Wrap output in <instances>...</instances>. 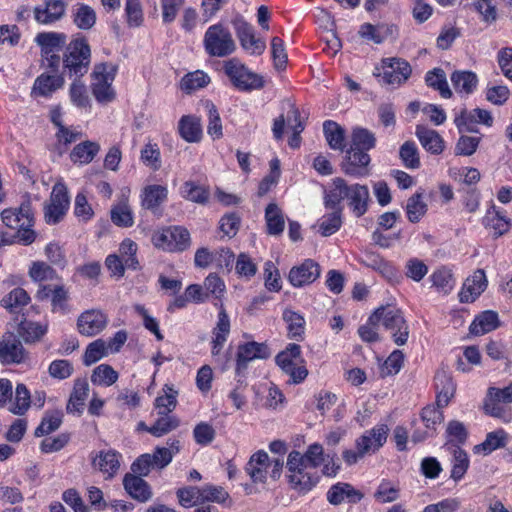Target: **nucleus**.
<instances>
[{
	"instance_id": "obj_24",
	"label": "nucleus",
	"mask_w": 512,
	"mask_h": 512,
	"mask_svg": "<svg viewBox=\"0 0 512 512\" xmlns=\"http://www.w3.org/2000/svg\"><path fill=\"white\" fill-rule=\"evenodd\" d=\"M27 358L22 343L13 335L4 337L0 342V362L3 364H20Z\"/></svg>"
},
{
	"instance_id": "obj_55",
	"label": "nucleus",
	"mask_w": 512,
	"mask_h": 512,
	"mask_svg": "<svg viewBox=\"0 0 512 512\" xmlns=\"http://www.w3.org/2000/svg\"><path fill=\"white\" fill-rule=\"evenodd\" d=\"M506 443V433L504 430L499 429L487 434L486 439L480 444L475 446V452L479 453L483 451L485 454H489L503 446Z\"/></svg>"
},
{
	"instance_id": "obj_38",
	"label": "nucleus",
	"mask_w": 512,
	"mask_h": 512,
	"mask_svg": "<svg viewBox=\"0 0 512 512\" xmlns=\"http://www.w3.org/2000/svg\"><path fill=\"white\" fill-rule=\"evenodd\" d=\"M450 79L457 93L471 94L476 89L478 84V77L472 71H454L451 74Z\"/></svg>"
},
{
	"instance_id": "obj_4",
	"label": "nucleus",
	"mask_w": 512,
	"mask_h": 512,
	"mask_svg": "<svg viewBox=\"0 0 512 512\" xmlns=\"http://www.w3.org/2000/svg\"><path fill=\"white\" fill-rule=\"evenodd\" d=\"M169 447H156L153 454L145 453L140 455L131 465L134 475L139 477L147 476L152 468L163 469L169 465L179 450L178 440H169Z\"/></svg>"
},
{
	"instance_id": "obj_16",
	"label": "nucleus",
	"mask_w": 512,
	"mask_h": 512,
	"mask_svg": "<svg viewBox=\"0 0 512 512\" xmlns=\"http://www.w3.org/2000/svg\"><path fill=\"white\" fill-rule=\"evenodd\" d=\"M270 354V349L264 343L251 341L240 344L236 356V373L240 375L246 370L249 362L255 359H266Z\"/></svg>"
},
{
	"instance_id": "obj_2",
	"label": "nucleus",
	"mask_w": 512,
	"mask_h": 512,
	"mask_svg": "<svg viewBox=\"0 0 512 512\" xmlns=\"http://www.w3.org/2000/svg\"><path fill=\"white\" fill-rule=\"evenodd\" d=\"M91 48L84 36L72 39L63 53V73L70 78H82L89 70Z\"/></svg>"
},
{
	"instance_id": "obj_27",
	"label": "nucleus",
	"mask_w": 512,
	"mask_h": 512,
	"mask_svg": "<svg viewBox=\"0 0 512 512\" xmlns=\"http://www.w3.org/2000/svg\"><path fill=\"white\" fill-rule=\"evenodd\" d=\"M123 485L127 493L139 502H146L152 497L151 488L142 477L126 474L123 479Z\"/></svg>"
},
{
	"instance_id": "obj_23",
	"label": "nucleus",
	"mask_w": 512,
	"mask_h": 512,
	"mask_svg": "<svg viewBox=\"0 0 512 512\" xmlns=\"http://www.w3.org/2000/svg\"><path fill=\"white\" fill-rule=\"evenodd\" d=\"M326 498L331 505L338 506L345 501L358 503L362 500L363 494L349 483L338 482L329 488Z\"/></svg>"
},
{
	"instance_id": "obj_1",
	"label": "nucleus",
	"mask_w": 512,
	"mask_h": 512,
	"mask_svg": "<svg viewBox=\"0 0 512 512\" xmlns=\"http://www.w3.org/2000/svg\"><path fill=\"white\" fill-rule=\"evenodd\" d=\"M344 201L355 217H362L368 211L371 202L368 186L359 183L349 184L341 177L334 178L331 187L325 191L324 205L343 207Z\"/></svg>"
},
{
	"instance_id": "obj_43",
	"label": "nucleus",
	"mask_w": 512,
	"mask_h": 512,
	"mask_svg": "<svg viewBox=\"0 0 512 512\" xmlns=\"http://www.w3.org/2000/svg\"><path fill=\"white\" fill-rule=\"evenodd\" d=\"M265 220L267 233L269 235H280L285 226L284 215L281 209L275 203H270L265 209Z\"/></svg>"
},
{
	"instance_id": "obj_63",
	"label": "nucleus",
	"mask_w": 512,
	"mask_h": 512,
	"mask_svg": "<svg viewBox=\"0 0 512 512\" xmlns=\"http://www.w3.org/2000/svg\"><path fill=\"white\" fill-rule=\"evenodd\" d=\"M178 425L179 421L176 417L169 414L162 415L152 426L147 428V432L155 437H161L177 428Z\"/></svg>"
},
{
	"instance_id": "obj_3",
	"label": "nucleus",
	"mask_w": 512,
	"mask_h": 512,
	"mask_svg": "<svg viewBox=\"0 0 512 512\" xmlns=\"http://www.w3.org/2000/svg\"><path fill=\"white\" fill-rule=\"evenodd\" d=\"M371 322L379 321L391 334L395 344L402 346L407 343L409 337V326L402 311L394 302L381 305L370 315Z\"/></svg>"
},
{
	"instance_id": "obj_49",
	"label": "nucleus",
	"mask_w": 512,
	"mask_h": 512,
	"mask_svg": "<svg viewBox=\"0 0 512 512\" xmlns=\"http://www.w3.org/2000/svg\"><path fill=\"white\" fill-rule=\"evenodd\" d=\"M331 209L332 212L326 214L320 223V232L322 236H330L336 233L342 225V211L343 207H326Z\"/></svg>"
},
{
	"instance_id": "obj_28",
	"label": "nucleus",
	"mask_w": 512,
	"mask_h": 512,
	"mask_svg": "<svg viewBox=\"0 0 512 512\" xmlns=\"http://www.w3.org/2000/svg\"><path fill=\"white\" fill-rule=\"evenodd\" d=\"M435 387L437 390L435 407L442 410L448 406L455 393V385L450 376L445 372L437 373L435 376Z\"/></svg>"
},
{
	"instance_id": "obj_25",
	"label": "nucleus",
	"mask_w": 512,
	"mask_h": 512,
	"mask_svg": "<svg viewBox=\"0 0 512 512\" xmlns=\"http://www.w3.org/2000/svg\"><path fill=\"white\" fill-rule=\"evenodd\" d=\"M141 206L144 209L155 213L158 208L167 200L168 189L165 186L153 184L148 185L141 191Z\"/></svg>"
},
{
	"instance_id": "obj_10",
	"label": "nucleus",
	"mask_w": 512,
	"mask_h": 512,
	"mask_svg": "<svg viewBox=\"0 0 512 512\" xmlns=\"http://www.w3.org/2000/svg\"><path fill=\"white\" fill-rule=\"evenodd\" d=\"M381 72L378 67L375 68L373 75L380 78V82L387 85H401L411 76L412 69L410 64L397 57L384 58L381 61Z\"/></svg>"
},
{
	"instance_id": "obj_59",
	"label": "nucleus",
	"mask_w": 512,
	"mask_h": 512,
	"mask_svg": "<svg viewBox=\"0 0 512 512\" xmlns=\"http://www.w3.org/2000/svg\"><path fill=\"white\" fill-rule=\"evenodd\" d=\"M38 297L40 299L44 297L50 298L53 312H60L62 314L68 312L67 290H41Z\"/></svg>"
},
{
	"instance_id": "obj_61",
	"label": "nucleus",
	"mask_w": 512,
	"mask_h": 512,
	"mask_svg": "<svg viewBox=\"0 0 512 512\" xmlns=\"http://www.w3.org/2000/svg\"><path fill=\"white\" fill-rule=\"evenodd\" d=\"M400 159L403 165L409 169H417L420 167V158L418 148L413 141L404 142L399 150Z\"/></svg>"
},
{
	"instance_id": "obj_9",
	"label": "nucleus",
	"mask_w": 512,
	"mask_h": 512,
	"mask_svg": "<svg viewBox=\"0 0 512 512\" xmlns=\"http://www.w3.org/2000/svg\"><path fill=\"white\" fill-rule=\"evenodd\" d=\"M35 41L41 47V54L46 66L52 72H57L61 64L59 52L66 46V35L57 32H42L36 36Z\"/></svg>"
},
{
	"instance_id": "obj_14",
	"label": "nucleus",
	"mask_w": 512,
	"mask_h": 512,
	"mask_svg": "<svg viewBox=\"0 0 512 512\" xmlns=\"http://www.w3.org/2000/svg\"><path fill=\"white\" fill-rule=\"evenodd\" d=\"M371 158L365 151L349 148L341 163V170L348 176L354 178L366 177L370 174L369 164Z\"/></svg>"
},
{
	"instance_id": "obj_50",
	"label": "nucleus",
	"mask_w": 512,
	"mask_h": 512,
	"mask_svg": "<svg viewBox=\"0 0 512 512\" xmlns=\"http://www.w3.org/2000/svg\"><path fill=\"white\" fill-rule=\"evenodd\" d=\"M74 24L81 30H89L96 23V13L86 4H77L73 13Z\"/></svg>"
},
{
	"instance_id": "obj_37",
	"label": "nucleus",
	"mask_w": 512,
	"mask_h": 512,
	"mask_svg": "<svg viewBox=\"0 0 512 512\" xmlns=\"http://www.w3.org/2000/svg\"><path fill=\"white\" fill-rule=\"evenodd\" d=\"M483 410L485 414L497 418L504 423L512 421V408L488 393H486L483 400Z\"/></svg>"
},
{
	"instance_id": "obj_42",
	"label": "nucleus",
	"mask_w": 512,
	"mask_h": 512,
	"mask_svg": "<svg viewBox=\"0 0 512 512\" xmlns=\"http://www.w3.org/2000/svg\"><path fill=\"white\" fill-rule=\"evenodd\" d=\"M111 220L118 227H131L134 224L132 209L124 197L111 208Z\"/></svg>"
},
{
	"instance_id": "obj_26",
	"label": "nucleus",
	"mask_w": 512,
	"mask_h": 512,
	"mask_svg": "<svg viewBox=\"0 0 512 512\" xmlns=\"http://www.w3.org/2000/svg\"><path fill=\"white\" fill-rule=\"evenodd\" d=\"M268 462L269 456L263 450H259L250 457L248 463L246 464L245 471L250 476L252 482H265L267 477Z\"/></svg>"
},
{
	"instance_id": "obj_30",
	"label": "nucleus",
	"mask_w": 512,
	"mask_h": 512,
	"mask_svg": "<svg viewBox=\"0 0 512 512\" xmlns=\"http://www.w3.org/2000/svg\"><path fill=\"white\" fill-rule=\"evenodd\" d=\"M483 224L493 231L494 237H500L509 231L511 220L506 217L505 212L492 206L486 213Z\"/></svg>"
},
{
	"instance_id": "obj_31",
	"label": "nucleus",
	"mask_w": 512,
	"mask_h": 512,
	"mask_svg": "<svg viewBox=\"0 0 512 512\" xmlns=\"http://www.w3.org/2000/svg\"><path fill=\"white\" fill-rule=\"evenodd\" d=\"M415 134L425 150L432 154H440L444 150V140L440 134L423 125H417Z\"/></svg>"
},
{
	"instance_id": "obj_41",
	"label": "nucleus",
	"mask_w": 512,
	"mask_h": 512,
	"mask_svg": "<svg viewBox=\"0 0 512 512\" xmlns=\"http://www.w3.org/2000/svg\"><path fill=\"white\" fill-rule=\"evenodd\" d=\"M425 82L428 87L437 90L442 98L452 97V91L449 88L446 73L441 68H434L425 75Z\"/></svg>"
},
{
	"instance_id": "obj_45",
	"label": "nucleus",
	"mask_w": 512,
	"mask_h": 512,
	"mask_svg": "<svg viewBox=\"0 0 512 512\" xmlns=\"http://www.w3.org/2000/svg\"><path fill=\"white\" fill-rule=\"evenodd\" d=\"M376 146V137L366 128L355 127L351 133V145L354 150L369 151Z\"/></svg>"
},
{
	"instance_id": "obj_57",
	"label": "nucleus",
	"mask_w": 512,
	"mask_h": 512,
	"mask_svg": "<svg viewBox=\"0 0 512 512\" xmlns=\"http://www.w3.org/2000/svg\"><path fill=\"white\" fill-rule=\"evenodd\" d=\"M426 211L427 204L423 201L422 193L417 192L407 200L406 213L410 222H419Z\"/></svg>"
},
{
	"instance_id": "obj_47",
	"label": "nucleus",
	"mask_w": 512,
	"mask_h": 512,
	"mask_svg": "<svg viewBox=\"0 0 512 512\" xmlns=\"http://www.w3.org/2000/svg\"><path fill=\"white\" fill-rule=\"evenodd\" d=\"M118 372L109 364L96 366L91 374V382L97 386L109 387L117 382Z\"/></svg>"
},
{
	"instance_id": "obj_17",
	"label": "nucleus",
	"mask_w": 512,
	"mask_h": 512,
	"mask_svg": "<svg viewBox=\"0 0 512 512\" xmlns=\"http://www.w3.org/2000/svg\"><path fill=\"white\" fill-rule=\"evenodd\" d=\"M320 274L319 264L312 259H305L300 265L291 268L288 278L292 286L301 287L312 284Z\"/></svg>"
},
{
	"instance_id": "obj_39",
	"label": "nucleus",
	"mask_w": 512,
	"mask_h": 512,
	"mask_svg": "<svg viewBox=\"0 0 512 512\" xmlns=\"http://www.w3.org/2000/svg\"><path fill=\"white\" fill-rule=\"evenodd\" d=\"M323 133L331 149L339 151L345 150V130L338 123L332 120H326L323 123Z\"/></svg>"
},
{
	"instance_id": "obj_21",
	"label": "nucleus",
	"mask_w": 512,
	"mask_h": 512,
	"mask_svg": "<svg viewBox=\"0 0 512 512\" xmlns=\"http://www.w3.org/2000/svg\"><path fill=\"white\" fill-rule=\"evenodd\" d=\"M231 324L229 316L225 309L220 305V310L217 315V321L212 329L211 337V353L213 356L219 355L222 351L230 334Z\"/></svg>"
},
{
	"instance_id": "obj_36",
	"label": "nucleus",
	"mask_w": 512,
	"mask_h": 512,
	"mask_svg": "<svg viewBox=\"0 0 512 512\" xmlns=\"http://www.w3.org/2000/svg\"><path fill=\"white\" fill-rule=\"evenodd\" d=\"M499 323L498 314L492 310H487L475 317L469 330L471 334L480 336L498 328Z\"/></svg>"
},
{
	"instance_id": "obj_54",
	"label": "nucleus",
	"mask_w": 512,
	"mask_h": 512,
	"mask_svg": "<svg viewBox=\"0 0 512 512\" xmlns=\"http://www.w3.org/2000/svg\"><path fill=\"white\" fill-rule=\"evenodd\" d=\"M9 411L15 415H23L30 407V392L24 384H18L15 397L11 401Z\"/></svg>"
},
{
	"instance_id": "obj_11",
	"label": "nucleus",
	"mask_w": 512,
	"mask_h": 512,
	"mask_svg": "<svg viewBox=\"0 0 512 512\" xmlns=\"http://www.w3.org/2000/svg\"><path fill=\"white\" fill-rule=\"evenodd\" d=\"M70 205L68 189L64 183H56L50 194L49 202L44 205V220L49 225L59 223L66 215Z\"/></svg>"
},
{
	"instance_id": "obj_13",
	"label": "nucleus",
	"mask_w": 512,
	"mask_h": 512,
	"mask_svg": "<svg viewBox=\"0 0 512 512\" xmlns=\"http://www.w3.org/2000/svg\"><path fill=\"white\" fill-rule=\"evenodd\" d=\"M454 123L459 133H477V124H484L490 127L493 124V117L491 113L485 109L476 108L470 111L462 109L461 112L456 115Z\"/></svg>"
},
{
	"instance_id": "obj_15",
	"label": "nucleus",
	"mask_w": 512,
	"mask_h": 512,
	"mask_svg": "<svg viewBox=\"0 0 512 512\" xmlns=\"http://www.w3.org/2000/svg\"><path fill=\"white\" fill-rule=\"evenodd\" d=\"M388 433L386 424H377L355 440V447L361 448L366 455L374 454L386 443Z\"/></svg>"
},
{
	"instance_id": "obj_19",
	"label": "nucleus",
	"mask_w": 512,
	"mask_h": 512,
	"mask_svg": "<svg viewBox=\"0 0 512 512\" xmlns=\"http://www.w3.org/2000/svg\"><path fill=\"white\" fill-rule=\"evenodd\" d=\"M2 222L11 229L33 226V212L29 201L23 202L18 208L5 209L1 213Z\"/></svg>"
},
{
	"instance_id": "obj_40",
	"label": "nucleus",
	"mask_w": 512,
	"mask_h": 512,
	"mask_svg": "<svg viewBox=\"0 0 512 512\" xmlns=\"http://www.w3.org/2000/svg\"><path fill=\"white\" fill-rule=\"evenodd\" d=\"M100 151V145L93 141H84L77 144L70 153L73 163L89 164Z\"/></svg>"
},
{
	"instance_id": "obj_52",
	"label": "nucleus",
	"mask_w": 512,
	"mask_h": 512,
	"mask_svg": "<svg viewBox=\"0 0 512 512\" xmlns=\"http://www.w3.org/2000/svg\"><path fill=\"white\" fill-rule=\"evenodd\" d=\"M203 105L208 112L207 133L213 139H220L223 136V128L219 112L214 103L210 100L204 101Z\"/></svg>"
},
{
	"instance_id": "obj_35",
	"label": "nucleus",
	"mask_w": 512,
	"mask_h": 512,
	"mask_svg": "<svg viewBox=\"0 0 512 512\" xmlns=\"http://www.w3.org/2000/svg\"><path fill=\"white\" fill-rule=\"evenodd\" d=\"M89 393V384L87 379L78 378L74 381L73 390L67 403L69 413H80L83 410L86 398Z\"/></svg>"
},
{
	"instance_id": "obj_46",
	"label": "nucleus",
	"mask_w": 512,
	"mask_h": 512,
	"mask_svg": "<svg viewBox=\"0 0 512 512\" xmlns=\"http://www.w3.org/2000/svg\"><path fill=\"white\" fill-rule=\"evenodd\" d=\"M30 300L26 290H11L1 300V305L10 313L18 314L29 304Z\"/></svg>"
},
{
	"instance_id": "obj_32",
	"label": "nucleus",
	"mask_w": 512,
	"mask_h": 512,
	"mask_svg": "<svg viewBox=\"0 0 512 512\" xmlns=\"http://www.w3.org/2000/svg\"><path fill=\"white\" fill-rule=\"evenodd\" d=\"M447 450L452 454L451 458V474L450 477L458 482L465 476L469 465L470 460L466 451L460 448L458 445L448 444Z\"/></svg>"
},
{
	"instance_id": "obj_58",
	"label": "nucleus",
	"mask_w": 512,
	"mask_h": 512,
	"mask_svg": "<svg viewBox=\"0 0 512 512\" xmlns=\"http://www.w3.org/2000/svg\"><path fill=\"white\" fill-rule=\"evenodd\" d=\"M63 413L59 410L47 412L40 425L35 430V435L41 437L57 430L62 423Z\"/></svg>"
},
{
	"instance_id": "obj_8",
	"label": "nucleus",
	"mask_w": 512,
	"mask_h": 512,
	"mask_svg": "<svg viewBox=\"0 0 512 512\" xmlns=\"http://www.w3.org/2000/svg\"><path fill=\"white\" fill-rule=\"evenodd\" d=\"M117 67L111 63H98L91 73L92 93L99 103H109L114 100L115 92L112 83L115 79Z\"/></svg>"
},
{
	"instance_id": "obj_53",
	"label": "nucleus",
	"mask_w": 512,
	"mask_h": 512,
	"mask_svg": "<svg viewBox=\"0 0 512 512\" xmlns=\"http://www.w3.org/2000/svg\"><path fill=\"white\" fill-rule=\"evenodd\" d=\"M109 353L110 352L106 346V341L103 339H97L88 344L86 347L83 355V364L85 366H91L92 364L106 357Z\"/></svg>"
},
{
	"instance_id": "obj_5",
	"label": "nucleus",
	"mask_w": 512,
	"mask_h": 512,
	"mask_svg": "<svg viewBox=\"0 0 512 512\" xmlns=\"http://www.w3.org/2000/svg\"><path fill=\"white\" fill-rule=\"evenodd\" d=\"M288 482L290 487L300 494L311 491L318 482V477L309 471L304 465L302 454L298 451H291L287 458Z\"/></svg>"
},
{
	"instance_id": "obj_20",
	"label": "nucleus",
	"mask_w": 512,
	"mask_h": 512,
	"mask_svg": "<svg viewBox=\"0 0 512 512\" xmlns=\"http://www.w3.org/2000/svg\"><path fill=\"white\" fill-rule=\"evenodd\" d=\"M106 325V315L97 309H91L83 312L77 321L79 333L89 337L100 333Z\"/></svg>"
},
{
	"instance_id": "obj_6",
	"label": "nucleus",
	"mask_w": 512,
	"mask_h": 512,
	"mask_svg": "<svg viewBox=\"0 0 512 512\" xmlns=\"http://www.w3.org/2000/svg\"><path fill=\"white\" fill-rule=\"evenodd\" d=\"M203 45L211 57H227L236 50V43L231 32L222 24L211 25L205 32Z\"/></svg>"
},
{
	"instance_id": "obj_62",
	"label": "nucleus",
	"mask_w": 512,
	"mask_h": 512,
	"mask_svg": "<svg viewBox=\"0 0 512 512\" xmlns=\"http://www.w3.org/2000/svg\"><path fill=\"white\" fill-rule=\"evenodd\" d=\"M177 404V391L170 386H165L164 395H160L155 399V407L158 414L167 415L172 412Z\"/></svg>"
},
{
	"instance_id": "obj_60",
	"label": "nucleus",
	"mask_w": 512,
	"mask_h": 512,
	"mask_svg": "<svg viewBox=\"0 0 512 512\" xmlns=\"http://www.w3.org/2000/svg\"><path fill=\"white\" fill-rule=\"evenodd\" d=\"M210 82L209 76L203 71L197 70L186 74L181 80V89L191 93L197 89L203 88Z\"/></svg>"
},
{
	"instance_id": "obj_12",
	"label": "nucleus",
	"mask_w": 512,
	"mask_h": 512,
	"mask_svg": "<svg viewBox=\"0 0 512 512\" xmlns=\"http://www.w3.org/2000/svg\"><path fill=\"white\" fill-rule=\"evenodd\" d=\"M234 29L240 45L250 55H262L266 49L263 39L256 37L254 27L243 19L234 21Z\"/></svg>"
},
{
	"instance_id": "obj_48",
	"label": "nucleus",
	"mask_w": 512,
	"mask_h": 512,
	"mask_svg": "<svg viewBox=\"0 0 512 512\" xmlns=\"http://www.w3.org/2000/svg\"><path fill=\"white\" fill-rule=\"evenodd\" d=\"M64 84V78L62 75H46L41 74L35 80L33 89L37 91L39 95L48 96Z\"/></svg>"
},
{
	"instance_id": "obj_29",
	"label": "nucleus",
	"mask_w": 512,
	"mask_h": 512,
	"mask_svg": "<svg viewBox=\"0 0 512 512\" xmlns=\"http://www.w3.org/2000/svg\"><path fill=\"white\" fill-rule=\"evenodd\" d=\"M180 136L188 143H197L202 138V125L199 117L184 115L178 123Z\"/></svg>"
},
{
	"instance_id": "obj_51",
	"label": "nucleus",
	"mask_w": 512,
	"mask_h": 512,
	"mask_svg": "<svg viewBox=\"0 0 512 512\" xmlns=\"http://www.w3.org/2000/svg\"><path fill=\"white\" fill-rule=\"evenodd\" d=\"M275 361L281 370L289 369L290 366L296 363H303L300 345L295 343L288 344L285 350L277 354Z\"/></svg>"
},
{
	"instance_id": "obj_44",
	"label": "nucleus",
	"mask_w": 512,
	"mask_h": 512,
	"mask_svg": "<svg viewBox=\"0 0 512 512\" xmlns=\"http://www.w3.org/2000/svg\"><path fill=\"white\" fill-rule=\"evenodd\" d=\"M17 332L26 343H34L46 334L47 325L25 319L19 323Z\"/></svg>"
},
{
	"instance_id": "obj_34",
	"label": "nucleus",
	"mask_w": 512,
	"mask_h": 512,
	"mask_svg": "<svg viewBox=\"0 0 512 512\" xmlns=\"http://www.w3.org/2000/svg\"><path fill=\"white\" fill-rule=\"evenodd\" d=\"M209 290H174L173 300L170 303L168 310L174 311L175 309H181L188 303H201L204 302L208 296Z\"/></svg>"
},
{
	"instance_id": "obj_56",
	"label": "nucleus",
	"mask_w": 512,
	"mask_h": 512,
	"mask_svg": "<svg viewBox=\"0 0 512 512\" xmlns=\"http://www.w3.org/2000/svg\"><path fill=\"white\" fill-rule=\"evenodd\" d=\"M180 193L183 198L198 204H205L209 199V191L193 181H186L182 185Z\"/></svg>"
},
{
	"instance_id": "obj_18",
	"label": "nucleus",
	"mask_w": 512,
	"mask_h": 512,
	"mask_svg": "<svg viewBox=\"0 0 512 512\" xmlns=\"http://www.w3.org/2000/svg\"><path fill=\"white\" fill-rule=\"evenodd\" d=\"M122 455L114 449L99 451L92 458V466L102 473L105 479L113 478L119 471Z\"/></svg>"
},
{
	"instance_id": "obj_7",
	"label": "nucleus",
	"mask_w": 512,
	"mask_h": 512,
	"mask_svg": "<svg viewBox=\"0 0 512 512\" xmlns=\"http://www.w3.org/2000/svg\"><path fill=\"white\" fill-rule=\"evenodd\" d=\"M223 68L232 85L240 91H252L264 87L263 77L251 71L237 58L226 61Z\"/></svg>"
},
{
	"instance_id": "obj_22",
	"label": "nucleus",
	"mask_w": 512,
	"mask_h": 512,
	"mask_svg": "<svg viewBox=\"0 0 512 512\" xmlns=\"http://www.w3.org/2000/svg\"><path fill=\"white\" fill-rule=\"evenodd\" d=\"M66 6L64 0H44L43 5L34 8V18L40 24H52L64 16Z\"/></svg>"
},
{
	"instance_id": "obj_64",
	"label": "nucleus",
	"mask_w": 512,
	"mask_h": 512,
	"mask_svg": "<svg viewBox=\"0 0 512 512\" xmlns=\"http://www.w3.org/2000/svg\"><path fill=\"white\" fill-rule=\"evenodd\" d=\"M421 419L428 431L435 432L444 420L443 411L434 405H427L422 409Z\"/></svg>"
},
{
	"instance_id": "obj_33",
	"label": "nucleus",
	"mask_w": 512,
	"mask_h": 512,
	"mask_svg": "<svg viewBox=\"0 0 512 512\" xmlns=\"http://www.w3.org/2000/svg\"><path fill=\"white\" fill-rule=\"evenodd\" d=\"M282 317L287 325L288 337L296 341L303 340L306 329L304 316L297 311L287 308L283 311Z\"/></svg>"
}]
</instances>
